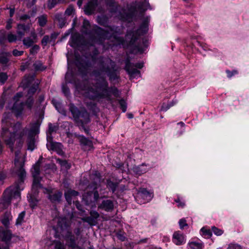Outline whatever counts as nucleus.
I'll return each mask as SVG.
<instances>
[{
  "label": "nucleus",
  "instance_id": "14",
  "mask_svg": "<svg viewBox=\"0 0 249 249\" xmlns=\"http://www.w3.org/2000/svg\"><path fill=\"white\" fill-rule=\"evenodd\" d=\"M137 197L143 199L144 200L143 203H145L152 199L153 194L144 188H141L138 191Z\"/></svg>",
  "mask_w": 249,
  "mask_h": 249
},
{
  "label": "nucleus",
  "instance_id": "4",
  "mask_svg": "<svg viewBox=\"0 0 249 249\" xmlns=\"http://www.w3.org/2000/svg\"><path fill=\"white\" fill-rule=\"evenodd\" d=\"M94 176L95 178H93L94 180H95L94 182L90 184L88 186L89 189H93V192H88L84 196V199L86 201L87 204H89L92 202H96L100 198H102L105 197L104 196H102V195L104 194V192H101L102 190V189H100L101 196H100L98 190L99 187L98 183L101 181L100 174L98 172H96Z\"/></svg>",
  "mask_w": 249,
  "mask_h": 249
},
{
  "label": "nucleus",
  "instance_id": "48",
  "mask_svg": "<svg viewBox=\"0 0 249 249\" xmlns=\"http://www.w3.org/2000/svg\"><path fill=\"white\" fill-rule=\"evenodd\" d=\"M179 225L180 228L182 229L185 226H187L188 225L186 223V221L185 219H181L179 221Z\"/></svg>",
  "mask_w": 249,
  "mask_h": 249
},
{
  "label": "nucleus",
  "instance_id": "44",
  "mask_svg": "<svg viewBox=\"0 0 249 249\" xmlns=\"http://www.w3.org/2000/svg\"><path fill=\"white\" fill-rule=\"evenodd\" d=\"M33 103L34 100L33 98L29 97L26 102V105L28 108L31 109L32 108Z\"/></svg>",
  "mask_w": 249,
  "mask_h": 249
},
{
  "label": "nucleus",
  "instance_id": "55",
  "mask_svg": "<svg viewBox=\"0 0 249 249\" xmlns=\"http://www.w3.org/2000/svg\"><path fill=\"white\" fill-rule=\"evenodd\" d=\"M57 127L54 125H53L52 124H49V131L50 133H52L53 131H55L56 130Z\"/></svg>",
  "mask_w": 249,
  "mask_h": 249
},
{
  "label": "nucleus",
  "instance_id": "57",
  "mask_svg": "<svg viewBox=\"0 0 249 249\" xmlns=\"http://www.w3.org/2000/svg\"><path fill=\"white\" fill-rule=\"evenodd\" d=\"M1 222L6 227H8L9 225V220L8 218L4 217L2 219Z\"/></svg>",
  "mask_w": 249,
  "mask_h": 249
},
{
  "label": "nucleus",
  "instance_id": "43",
  "mask_svg": "<svg viewBox=\"0 0 249 249\" xmlns=\"http://www.w3.org/2000/svg\"><path fill=\"white\" fill-rule=\"evenodd\" d=\"M73 11H74L73 7L71 5H70L66 10L65 14L68 16H71L72 14Z\"/></svg>",
  "mask_w": 249,
  "mask_h": 249
},
{
  "label": "nucleus",
  "instance_id": "17",
  "mask_svg": "<svg viewBox=\"0 0 249 249\" xmlns=\"http://www.w3.org/2000/svg\"><path fill=\"white\" fill-rule=\"evenodd\" d=\"M57 229L63 231L68 229L70 226V222L66 217H59L57 220Z\"/></svg>",
  "mask_w": 249,
  "mask_h": 249
},
{
  "label": "nucleus",
  "instance_id": "32",
  "mask_svg": "<svg viewBox=\"0 0 249 249\" xmlns=\"http://www.w3.org/2000/svg\"><path fill=\"white\" fill-rule=\"evenodd\" d=\"M97 21L100 24L105 26L107 23V18L104 16H98Z\"/></svg>",
  "mask_w": 249,
  "mask_h": 249
},
{
  "label": "nucleus",
  "instance_id": "10",
  "mask_svg": "<svg viewBox=\"0 0 249 249\" xmlns=\"http://www.w3.org/2000/svg\"><path fill=\"white\" fill-rule=\"evenodd\" d=\"M22 96L21 92H18L14 97L13 100L15 102L12 110L16 113V115H19L23 108V103L19 102V99Z\"/></svg>",
  "mask_w": 249,
  "mask_h": 249
},
{
  "label": "nucleus",
  "instance_id": "35",
  "mask_svg": "<svg viewBox=\"0 0 249 249\" xmlns=\"http://www.w3.org/2000/svg\"><path fill=\"white\" fill-rule=\"evenodd\" d=\"M107 187L109 188L111 190L112 192L114 193L116 190L117 187V184L111 181L107 180Z\"/></svg>",
  "mask_w": 249,
  "mask_h": 249
},
{
  "label": "nucleus",
  "instance_id": "45",
  "mask_svg": "<svg viewBox=\"0 0 249 249\" xmlns=\"http://www.w3.org/2000/svg\"><path fill=\"white\" fill-rule=\"evenodd\" d=\"M54 249H65V248L63 244L59 241H57L55 242Z\"/></svg>",
  "mask_w": 249,
  "mask_h": 249
},
{
  "label": "nucleus",
  "instance_id": "50",
  "mask_svg": "<svg viewBox=\"0 0 249 249\" xmlns=\"http://www.w3.org/2000/svg\"><path fill=\"white\" fill-rule=\"evenodd\" d=\"M12 53L15 56H18L23 54V51H19L17 49H14L12 52Z\"/></svg>",
  "mask_w": 249,
  "mask_h": 249
},
{
  "label": "nucleus",
  "instance_id": "3",
  "mask_svg": "<svg viewBox=\"0 0 249 249\" xmlns=\"http://www.w3.org/2000/svg\"><path fill=\"white\" fill-rule=\"evenodd\" d=\"M2 129L1 136L6 145H8L12 151L14 150V143L16 141V146L20 148L24 143L23 137L26 134L28 129L22 128L21 124L17 122L10 128H7L9 124H11L5 119L2 120Z\"/></svg>",
  "mask_w": 249,
  "mask_h": 249
},
{
  "label": "nucleus",
  "instance_id": "15",
  "mask_svg": "<svg viewBox=\"0 0 249 249\" xmlns=\"http://www.w3.org/2000/svg\"><path fill=\"white\" fill-rule=\"evenodd\" d=\"M37 36L35 31L31 32V36L23 39V44L27 47L32 46L35 42H36Z\"/></svg>",
  "mask_w": 249,
  "mask_h": 249
},
{
  "label": "nucleus",
  "instance_id": "26",
  "mask_svg": "<svg viewBox=\"0 0 249 249\" xmlns=\"http://www.w3.org/2000/svg\"><path fill=\"white\" fill-rule=\"evenodd\" d=\"M34 67L36 71H42L46 69V67L43 65L42 63L40 61H36L33 64Z\"/></svg>",
  "mask_w": 249,
  "mask_h": 249
},
{
  "label": "nucleus",
  "instance_id": "62",
  "mask_svg": "<svg viewBox=\"0 0 249 249\" xmlns=\"http://www.w3.org/2000/svg\"><path fill=\"white\" fill-rule=\"evenodd\" d=\"M30 17L28 15H23L22 16H21L19 18V19L21 20H26L27 19H29Z\"/></svg>",
  "mask_w": 249,
  "mask_h": 249
},
{
  "label": "nucleus",
  "instance_id": "24",
  "mask_svg": "<svg viewBox=\"0 0 249 249\" xmlns=\"http://www.w3.org/2000/svg\"><path fill=\"white\" fill-rule=\"evenodd\" d=\"M90 28L89 22L88 20L84 19L83 22L82 32L85 34H89Z\"/></svg>",
  "mask_w": 249,
  "mask_h": 249
},
{
  "label": "nucleus",
  "instance_id": "23",
  "mask_svg": "<svg viewBox=\"0 0 249 249\" xmlns=\"http://www.w3.org/2000/svg\"><path fill=\"white\" fill-rule=\"evenodd\" d=\"M28 149L33 151L35 148V140L33 136L29 135L27 140Z\"/></svg>",
  "mask_w": 249,
  "mask_h": 249
},
{
  "label": "nucleus",
  "instance_id": "42",
  "mask_svg": "<svg viewBox=\"0 0 249 249\" xmlns=\"http://www.w3.org/2000/svg\"><path fill=\"white\" fill-rule=\"evenodd\" d=\"M173 106V104L172 103H171L168 104H163L161 107V110L166 111H167L171 107Z\"/></svg>",
  "mask_w": 249,
  "mask_h": 249
},
{
  "label": "nucleus",
  "instance_id": "58",
  "mask_svg": "<svg viewBox=\"0 0 249 249\" xmlns=\"http://www.w3.org/2000/svg\"><path fill=\"white\" fill-rule=\"evenodd\" d=\"M201 231L203 232V233L204 234L208 235V237L211 236L212 235V232L211 231L209 230H206L204 228H202L201 229Z\"/></svg>",
  "mask_w": 249,
  "mask_h": 249
},
{
  "label": "nucleus",
  "instance_id": "6",
  "mask_svg": "<svg viewBox=\"0 0 249 249\" xmlns=\"http://www.w3.org/2000/svg\"><path fill=\"white\" fill-rule=\"evenodd\" d=\"M116 29L114 27H107L105 30L100 27H96L94 32L97 36L92 39L93 42L101 44L104 39H109L112 36L115 38V33L117 32Z\"/></svg>",
  "mask_w": 249,
  "mask_h": 249
},
{
  "label": "nucleus",
  "instance_id": "12",
  "mask_svg": "<svg viewBox=\"0 0 249 249\" xmlns=\"http://www.w3.org/2000/svg\"><path fill=\"white\" fill-rule=\"evenodd\" d=\"M31 25V24L29 23L26 25L24 24H18V25L17 33L19 39H20L26 33L29 31Z\"/></svg>",
  "mask_w": 249,
  "mask_h": 249
},
{
  "label": "nucleus",
  "instance_id": "47",
  "mask_svg": "<svg viewBox=\"0 0 249 249\" xmlns=\"http://www.w3.org/2000/svg\"><path fill=\"white\" fill-rule=\"evenodd\" d=\"M212 231L214 233L217 235H220L223 233V231L221 230L217 229L215 227L212 228Z\"/></svg>",
  "mask_w": 249,
  "mask_h": 249
},
{
  "label": "nucleus",
  "instance_id": "41",
  "mask_svg": "<svg viewBox=\"0 0 249 249\" xmlns=\"http://www.w3.org/2000/svg\"><path fill=\"white\" fill-rule=\"evenodd\" d=\"M50 42H51V40L48 36H45L41 40V43L43 46H46Z\"/></svg>",
  "mask_w": 249,
  "mask_h": 249
},
{
  "label": "nucleus",
  "instance_id": "37",
  "mask_svg": "<svg viewBox=\"0 0 249 249\" xmlns=\"http://www.w3.org/2000/svg\"><path fill=\"white\" fill-rule=\"evenodd\" d=\"M119 105L122 111L124 112L126 110L127 105L124 99L119 100Z\"/></svg>",
  "mask_w": 249,
  "mask_h": 249
},
{
  "label": "nucleus",
  "instance_id": "13",
  "mask_svg": "<svg viewBox=\"0 0 249 249\" xmlns=\"http://www.w3.org/2000/svg\"><path fill=\"white\" fill-rule=\"evenodd\" d=\"M114 205L112 200L105 199L99 205L98 208L107 212H111L114 209Z\"/></svg>",
  "mask_w": 249,
  "mask_h": 249
},
{
  "label": "nucleus",
  "instance_id": "11",
  "mask_svg": "<svg viewBox=\"0 0 249 249\" xmlns=\"http://www.w3.org/2000/svg\"><path fill=\"white\" fill-rule=\"evenodd\" d=\"M47 140L48 142L46 145L49 150L55 151L60 155L63 154L62 145L60 143L53 142L51 138H48Z\"/></svg>",
  "mask_w": 249,
  "mask_h": 249
},
{
  "label": "nucleus",
  "instance_id": "56",
  "mask_svg": "<svg viewBox=\"0 0 249 249\" xmlns=\"http://www.w3.org/2000/svg\"><path fill=\"white\" fill-rule=\"evenodd\" d=\"M67 192L72 197L77 196L79 194L78 192L73 190H69Z\"/></svg>",
  "mask_w": 249,
  "mask_h": 249
},
{
  "label": "nucleus",
  "instance_id": "59",
  "mask_svg": "<svg viewBox=\"0 0 249 249\" xmlns=\"http://www.w3.org/2000/svg\"><path fill=\"white\" fill-rule=\"evenodd\" d=\"M229 249H242L241 246L236 244H231L229 245Z\"/></svg>",
  "mask_w": 249,
  "mask_h": 249
},
{
  "label": "nucleus",
  "instance_id": "20",
  "mask_svg": "<svg viewBox=\"0 0 249 249\" xmlns=\"http://www.w3.org/2000/svg\"><path fill=\"white\" fill-rule=\"evenodd\" d=\"M133 172L137 175H141L147 171L146 165L143 163L142 165L133 167Z\"/></svg>",
  "mask_w": 249,
  "mask_h": 249
},
{
  "label": "nucleus",
  "instance_id": "21",
  "mask_svg": "<svg viewBox=\"0 0 249 249\" xmlns=\"http://www.w3.org/2000/svg\"><path fill=\"white\" fill-rule=\"evenodd\" d=\"M183 235L178 232H175L173 234V242L177 245H180L184 242Z\"/></svg>",
  "mask_w": 249,
  "mask_h": 249
},
{
  "label": "nucleus",
  "instance_id": "49",
  "mask_svg": "<svg viewBox=\"0 0 249 249\" xmlns=\"http://www.w3.org/2000/svg\"><path fill=\"white\" fill-rule=\"evenodd\" d=\"M56 4V0H49L48 3V6L49 9H52L54 7Z\"/></svg>",
  "mask_w": 249,
  "mask_h": 249
},
{
  "label": "nucleus",
  "instance_id": "33",
  "mask_svg": "<svg viewBox=\"0 0 249 249\" xmlns=\"http://www.w3.org/2000/svg\"><path fill=\"white\" fill-rule=\"evenodd\" d=\"M56 18L59 22L60 27L62 28L66 23L65 19L61 15H57L56 16Z\"/></svg>",
  "mask_w": 249,
  "mask_h": 249
},
{
  "label": "nucleus",
  "instance_id": "19",
  "mask_svg": "<svg viewBox=\"0 0 249 249\" xmlns=\"http://www.w3.org/2000/svg\"><path fill=\"white\" fill-rule=\"evenodd\" d=\"M97 0H90L85 7V12L90 15L95 10L97 5Z\"/></svg>",
  "mask_w": 249,
  "mask_h": 249
},
{
  "label": "nucleus",
  "instance_id": "28",
  "mask_svg": "<svg viewBox=\"0 0 249 249\" xmlns=\"http://www.w3.org/2000/svg\"><path fill=\"white\" fill-rule=\"evenodd\" d=\"M18 36L12 33H9L7 35V39L9 43H13L16 42L18 39Z\"/></svg>",
  "mask_w": 249,
  "mask_h": 249
},
{
  "label": "nucleus",
  "instance_id": "36",
  "mask_svg": "<svg viewBox=\"0 0 249 249\" xmlns=\"http://www.w3.org/2000/svg\"><path fill=\"white\" fill-rule=\"evenodd\" d=\"M189 246L192 249H200L202 245L201 243L193 242L189 244Z\"/></svg>",
  "mask_w": 249,
  "mask_h": 249
},
{
  "label": "nucleus",
  "instance_id": "18",
  "mask_svg": "<svg viewBox=\"0 0 249 249\" xmlns=\"http://www.w3.org/2000/svg\"><path fill=\"white\" fill-rule=\"evenodd\" d=\"M11 56L10 53L0 51V64L3 66H7L9 61V57Z\"/></svg>",
  "mask_w": 249,
  "mask_h": 249
},
{
  "label": "nucleus",
  "instance_id": "8",
  "mask_svg": "<svg viewBox=\"0 0 249 249\" xmlns=\"http://www.w3.org/2000/svg\"><path fill=\"white\" fill-rule=\"evenodd\" d=\"M40 173V165L37 162L33 167L32 171V175L34 178L32 185V190L35 192L39 188H42V185L40 182L41 178L39 177Z\"/></svg>",
  "mask_w": 249,
  "mask_h": 249
},
{
  "label": "nucleus",
  "instance_id": "53",
  "mask_svg": "<svg viewBox=\"0 0 249 249\" xmlns=\"http://www.w3.org/2000/svg\"><path fill=\"white\" fill-rule=\"evenodd\" d=\"M65 196L66 199L67 201L68 202L69 204H71V199H72V196L69 195V193H68L67 192L65 193Z\"/></svg>",
  "mask_w": 249,
  "mask_h": 249
},
{
  "label": "nucleus",
  "instance_id": "16",
  "mask_svg": "<svg viewBox=\"0 0 249 249\" xmlns=\"http://www.w3.org/2000/svg\"><path fill=\"white\" fill-rule=\"evenodd\" d=\"M46 190L49 194V199L52 202H58L60 201L62 196V193L61 192L56 191L52 193V192H51V191L48 189H46Z\"/></svg>",
  "mask_w": 249,
  "mask_h": 249
},
{
  "label": "nucleus",
  "instance_id": "60",
  "mask_svg": "<svg viewBox=\"0 0 249 249\" xmlns=\"http://www.w3.org/2000/svg\"><path fill=\"white\" fill-rule=\"evenodd\" d=\"M58 34L56 33H53L51 34L50 38L51 40V41H54V40L57 38L58 36Z\"/></svg>",
  "mask_w": 249,
  "mask_h": 249
},
{
  "label": "nucleus",
  "instance_id": "9",
  "mask_svg": "<svg viewBox=\"0 0 249 249\" xmlns=\"http://www.w3.org/2000/svg\"><path fill=\"white\" fill-rule=\"evenodd\" d=\"M66 237L69 240L68 246L71 249H83L79 246L83 245L85 242V239L82 236L80 237V240L78 242L77 244L76 243L75 237L71 232L68 231L66 235Z\"/></svg>",
  "mask_w": 249,
  "mask_h": 249
},
{
  "label": "nucleus",
  "instance_id": "30",
  "mask_svg": "<svg viewBox=\"0 0 249 249\" xmlns=\"http://www.w3.org/2000/svg\"><path fill=\"white\" fill-rule=\"evenodd\" d=\"M90 215L91 217H88L86 218V221L90 222L91 221L92 218L94 219H97L99 217V214L98 212L95 211H92L90 212Z\"/></svg>",
  "mask_w": 249,
  "mask_h": 249
},
{
  "label": "nucleus",
  "instance_id": "5",
  "mask_svg": "<svg viewBox=\"0 0 249 249\" xmlns=\"http://www.w3.org/2000/svg\"><path fill=\"white\" fill-rule=\"evenodd\" d=\"M69 108L75 123L78 126H81L86 133H88V130L84 126V124H88L90 121L88 112L85 110L79 111L72 104H70Z\"/></svg>",
  "mask_w": 249,
  "mask_h": 249
},
{
  "label": "nucleus",
  "instance_id": "39",
  "mask_svg": "<svg viewBox=\"0 0 249 249\" xmlns=\"http://www.w3.org/2000/svg\"><path fill=\"white\" fill-rule=\"evenodd\" d=\"M8 76L5 72H0V83L4 84L7 80Z\"/></svg>",
  "mask_w": 249,
  "mask_h": 249
},
{
  "label": "nucleus",
  "instance_id": "38",
  "mask_svg": "<svg viewBox=\"0 0 249 249\" xmlns=\"http://www.w3.org/2000/svg\"><path fill=\"white\" fill-rule=\"evenodd\" d=\"M148 30L147 24L146 22H143L141 26L140 29L138 30L139 32L142 31V33H145Z\"/></svg>",
  "mask_w": 249,
  "mask_h": 249
},
{
  "label": "nucleus",
  "instance_id": "22",
  "mask_svg": "<svg viewBox=\"0 0 249 249\" xmlns=\"http://www.w3.org/2000/svg\"><path fill=\"white\" fill-rule=\"evenodd\" d=\"M11 236L12 232L10 230H0V239L2 241H9L11 238Z\"/></svg>",
  "mask_w": 249,
  "mask_h": 249
},
{
  "label": "nucleus",
  "instance_id": "63",
  "mask_svg": "<svg viewBox=\"0 0 249 249\" xmlns=\"http://www.w3.org/2000/svg\"><path fill=\"white\" fill-rule=\"evenodd\" d=\"M62 89L64 93L65 94L66 96H68L69 95L70 90L69 89H68L66 87H63Z\"/></svg>",
  "mask_w": 249,
  "mask_h": 249
},
{
  "label": "nucleus",
  "instance_id": "29",
  "mask_svg": "<svg viewBox=\"0 0 249 249\" xmlns=\"http://www.w3.org/2000/svg\"><path fill=\"white\" fill-rule=\"evenodd\" d=\"M79 141L83 145H88L89 146H90L92 145V142L91 141H90L88 139H87L84 136H80Z\"/></svg>",
  "mask_w": 249,
  "mask_h": 249
},
{
  "label": "nucleus",
  "instance_id": "46",
  "mask_svg": "<svg viewBox=\"0 0 249 249\" xmlns=\"http://www.w3.org/2000/svg\"><path fill=\"white\" fill-rule=\"evenodd\" d=\"M39 49V46L37 45H34L30 49V53L32 54L36 53Z\"/></svg>",
  "mask_w": 249,
  "mask_h": 249
},
{
  "label": "nucleus",
  "instance_id": "64",
  "mask_svg": "<svg viewBox=\"0 0 249 249\" xmlns=\"http://www.w3.org/2000/svg\"><path fill=\"white\" fill-rule=\"evenodd\" d=\"M6 177V175L4 172H3V171L0 172V181L3 180L4 179H5Z\"/></svg>",
  "mask_w": 249,
  "mask_h": 249
},
{
  "label": "nucleus",
  "instance_id": "52",
  "mask_svg": "<svg viewBox=\"0 0 249 249\" xmlns=\"http://www.w3.org/2000/svg\"><path fill=\"white\" fill-rule=\"evenodd\" d=\"M226 73H227L228 77L229 78H231L234 74H237L238 73V72L236 70H233L231 71H230L229 70H227Z\"/></svg>",
  "mask_w": 249,
  "mask_h": 249
},
{
  "label": "nucleus",
  "instance_id": "40",
  "mask_svg": "<svg viewBox=\"0 0 249 249\" xmlns=\"http://www.w3.org/2000/svg\"><path fill=\"white\" fill-rule=\"evenodd\" d=\"M37 88L38 86L37 84L31 87L28 90V95L30 96L31 95L35 93L37 90Z\"/></svg>",
  "mask_w": 249,
  "mask_h": 249
},
{
  "label": "nucleus",
  "instance_id": "51",
  "mask_svg": "<svg viewBox=\"0 0 249 249\" xmlns=\"http://www.w3.org/2000/svg\"><path fill=\"white\" fill-rule=\"evenodd\" d=\"M52 103H53V105L55 106V107L56 108V109L59 112H60V109H61V105H60V104L59 102H58L56 101H55V100H52Z\"/></svg>",
  "mask_w": 249,
  "mask_h": 249
},
{
  "label": "nucleus",
  "instance_id": "7",
  "mask_svg": "<svg viewBox=\"0 0 249 249\" xmlns=\"http://www.w3.org/2000/svg\"><path fill=\"white\" fill-rule=\"evenodd\" d=\"M143 67V63L142 62L137 63L134 65L131 63L128 59H127L125 61V70L130 75L131 78L140 76V71L135 69V67L138 69H142Z\"/></svg>",
  "mask_w": 249,
  "mask_h": 249
},
{
  "label": "nucleus",
  "instance_id": "1",
  "mask_svg": "<svg viewBox=\"0 0 249 249\" xmlns=\"http://www.w3.org/2000/svg\"><path fill=\"white\" fill-rule=\"evenodd\" d=\"M96 69L93 71L97 79L94 82L84 81L81 84L77 85V90L85 96L95 99L97 98H108L109 93L108 84L105 79V75L107 74L111 80L117 78L115 71V64L108 57H100L95 60Z\"/></svg>",
  "mask_w": 249,
  "mask_h": 249
},
{
  "label": "nucleus",
  "instance_id": "25",
  "mask_svg": "<svg viewBox=\"0 0 249 249\" xmlns=\"http://www.w3.org/2000/svg\"><path fill=\"white\" fill-rule=\"evenodd\" d=\"M39 125L37 122L33 124L31 126L30 131V134L31 136L35 135L38 133Z\"/></svg>",
  "mask_w": 249,
  "mask_h": 249
},
{
  "label": "nucleus",
  "instance_id": "61",
  "mask_svg": "<svg viewBox=\"0 0 249 249\" xmlns=\"http://www.w3.org/2000/svg\"><path fill=\"white\" fill-rule=\"evenodd\" d=\"M74 232L75 234L77 236V238H78L79 237L80 238V233H81V231L79 228H77L74 230Z\"/></svg>",
  "mask_w": 249,
  "mask_h": 249
},
{
  "label": "nucleus",
  "instance_id": "2",
  "mask_svg": "<svg viewBox=\"0 0 249 249\" xmlns=\"http://www.w3.org/2000/svg\"><path fill=\"white\" fill-rule=\"evenodd\" d=\"M19 153L18 151L15 152L14 171L19 178L20 181L4 191L3 198L0 199V211L6 209L10 205L12 199H17V201L20 200V191L23 189L22 184L23 179L26 177V172L23 168L24 163L19 161Z\"/></svg>",
  "mask_w": 249,
  "mask_h": 249
},
{
  "label": "nucleus",
  "instance_id": "31",
  "mask_svg": "<svg viewBox=\"0 0 249 249\" xmlns=\"http://www.w3.org/2000/svg\"><path fill=\"white\" fill-rule=\"evenodd\" d=\"M56 161L63 168L68 169L71 167V165L69 164L66 160H62L59 159L56 160Z\"/></svg>",
  "mask_w": 249,
  "mask_h": 249
},
{
  "label": "nucleus",
  "instance_id": "34",
  "mask_svg": "<svg viewBox=\"0 0 249 249\" xmlns=\"http://www.w3.org/2000/svg\"><path fill=\"white\" fill-rule=\"evenodd\" d=\"M38 23L40 26H44L47 22V18L45 16H42L38 18Z\"/></svg>",
  "mask_w": 249,
  "mask_h": 249
},
{
  "label": "nucleus",
  "instance_id": "54",
  "mask_svg": "<svg viewBox=\"0 0 249 249\" xmlns=\"http://www.w3.org/2000/svg\"><path fill=\"white\" fill-rule=\"evenodd\" d=\"M13 20L10 18L6 22V28L7 30H9L12 28V24L13 23Z\"/></svg>",
  "mask_w": 249,
  "mask_h": 249
},
{
  "label": "nucleus",
  "instance_id": "27",
  "mask_svg": "<svg viewBox=\"0 0 249 249\" xmlns=\"http://www.w3.org/2000/svg\"><path fill=\"white\" fill-rule=\"evenodd\" d=\"M25 211H23L19 214L18 216V218L17 219V221H16V224L17 225H20L24 222V218L25 217Z\"/></svg>",
  "mask_w": 249,
  "mask_h": 249
}]
</instances>
